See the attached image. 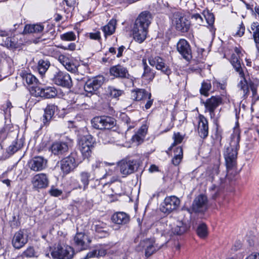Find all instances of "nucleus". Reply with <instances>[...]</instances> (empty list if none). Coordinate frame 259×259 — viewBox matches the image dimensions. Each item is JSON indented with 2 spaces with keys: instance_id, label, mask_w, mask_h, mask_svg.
Segmentation results:
<instances>
[{
  "instance_id": "nucleus-64",
  "label": "nucleus",
  "mask_w": 259,
  "mask_h": 259,
  "mask_svg": "<svg viewBox=\"0 0 259 259\" xmlns=\"http://www.w3.org/2000/svg\"><path fill=\"white\" fill-rule=\"evenodd\" d=\"M245 259H259V253L252 252L247 256Z\"/></svg>"
},
{
  "instance_id": "nucleus-62",
  "label": "nucleus",
  "mask_w": 259,
  "mask_h": 259,
  "mask_svg": "<svg viewBox=\"0 0 259 259\" xmlns=\"http://www.w3.org/2000/svg\"><path fill=\"white\" fill-rule=\"evenodd\" d=\"M245 31V26L242 22H241V24L239 25V27L238 28V30H237L236 35L241 37L242 36L244 33Z\"/></svg>"
},
{
  "instance_id": "nucleus-57",
  "label": "nucleus",
  "mask_w": 259,
  "mask_h": 259,
  "mask_svg": "<svg viewBox=\"0 0 259 259\" xmlns=\"http://www.w3.org/2000/svg\"><path fill=\"white\" fill-rule=\"evenodd\" d=\"M123 118L124 119V123L126 125L127 130H129L134 127V123H131V119L127 115H124L123 117Z\"/></svg>"
},
{
  "instance_id": "nucleus-58",
  "label": "nucleus",
  "mask_w": 259,
  "mask_h": 259,
  "mask_svg": "<svg viewBox=\"0 0 259 259\" xmlns=\"http://www.w3.org/2000/svg\"><path fill=\"white\" fill-rule=\"evenodd\" d=\"M49 193L51 196L54 197H58L62 194V191L61 190L56 189L54 187H52L49 190Z\"/></svg>"
},
{
  "instance_id": "nucleus-50",
  "label": "nucleus",
  "mask_w": 259,
  "mask_h": 259,
  "mask_svg": "<svg viewBox=\"0 0 259 259\" xmlns=\"http://www.w3.org/2000/svg\"><path fill=\"white\" fill-rule=\"evenodd\" d=\"M157 69L161 70L162 72L166 74L168 76L169 81H171L169 79V75L171 73V71L169 67L165 64L163 60L162 61V63H160L158 65Z\"/></svg>"
},
{
  "instance_id": "nucleus-4",
  "label": "nucleus",
  "mask_w": 259,
  "mask_h": 259,
  "mask_svg": "<svg viewBox=\"0 0 259 259\" xmlns=\"http://www.w3.org/2000/svg\"><path fill=\"white\" fill-rule=\"evenodd\" d=\"M104 81V77L102 75L88 79L84 85V90L86 93V96H91L94 94H97Z\"/></svg>"
},
{
  "instance_id": "nucleus-2",
  "label": "nucleus",
  "mask_w": 259,
  "mask_h": 259,
  "mask_svg": "<svg viewBox=\"0 0 259 259\" xmlns=\"http://www.w3.org/2000/svg\"><path fill=\"white\" fill-rule=\"evenodd\" d=\"M50 78L55 84L67 89L72 86V79L70 75L58 68H54L50 72Z\"/></svg>"
},
{
  "instance_id": "nucleus-17",
  "label": "nucleus",
  "mask_w": 259,
  "mask_h": 259,
  "mask_svg": "<svg viewBox=\"0 0 259 259\" xmlns=\"http://www.w3.org/2000/svg\"><path fill=\"white\" fill-rule=\"evenodd\" d=\"M197 131L199 136L203 139H205L208 135V120L202 114H199L198 117Z\"/></svg>"
},
{
  "instance_id": "nucleus-40",
  "label": "nucleus",
  "mask_w": 259,
  "mask_h": 259,
  "mask_svg": "<svg viewBox=\"0 0 259 259\" xmlns=\"http://www.w3.org/2000/svg\"><path fill=\"white\" fill-rule=\"evenodd\" d=\"M241 78V80L238 84V88L243 92V95L246 96L249 92L248 85L247 82L245 78V75L243 73V76H240Z\"/></svg>"
},
{
  "instance_id": "nucleus-16",
  "label": "nucleus",
  "mask_w": 259,
  "mask_h": 259,
  "mask_svg": "<svg viewBox=\"0 0 259 259\" xmlns=\"http://www.w3.org/2000/svg\"><path fill=\"white\" fill-rule=\"evenodd\" d=\"M153 15L151 12L148 11L142 12L135 20L134 24L139 26L149 28L153 19Z\"/></svg>"
},
{
  "instance_id": "nucleus-48",
  "label": "nucleus",
  "mask_w": 259,
  "mask_h": 259,
  "mask_svg": "<svg viewBox=\"0 0 259 259\" xmlns=\"http://www.w3.org/2000/svg\"><path fill=\"white\" fill-rule=\"evenodd\" d=\"M94 146L79 148L83 159H88L92 155Z\"/></svg>"
},
{
  "instance_id": "nucleus-28",
  "label": "nucleus",
  "mask_w": 259,
  "mask_h": 259,
  "mask_svg": "<svg viewBox=\"0 0 259 259\" xmlns=\"http://www.w3.org/2000/svg\"><path fill=\"white\" fill-rule=\"evenodd\" d=\"M142 64L144 67V72L142 75L143 78L145 80L151 81L155 77V72L147 64L146 59H143Z\"/></svg>"
},
{
  "instance_id": "nucleus-34",
  "label": "nucleus",
  "mask_w": 259,
  "mask_h": 259,
  "mask_svg": "<svg viewBox=\"0 0 259 259\" xmlns=\"http://www.w3.org/2000/svg\"><path fill=\"white\" fill-rule=\"evenodd\" d=\"M44 28V26L40 24H27L24 27V32L25 33H38L41 32Z\"/></svg>"
},
{
  "instance_id": "nucleus-13",
  "label": "nucleus",
  "mask_w": 259,
  "mask_h": 259,
  "mask_svg": "<svg viewBox=\"0 0 259 259\" xmlns=\"http://www.w3.org/2000/svg\"><path fill=\"white\" fill-rule=\"evenodd\" d=\"M207 208V198L204 195H199L194 200L191 209L195 212H202Z\"/></svg>"
},
{
  "instance_id": "nucleus-9",
  "label": "nucleus",
  "mask_w": 259,
  "mask_h": 259,
  "mask_svg": "<svg viewBox=\"0 0 259 259\" xmlns=\"http://www.w3.org/2000/svg\"><path fill=\"white\" fill-rule=\"evenodd\" d=\"M31 183L35 189L46 188L49 184V176L45 173L36 174L32 178Z\"/></svg>"
},
{
  "instance_id": "nucleus-59",
  "label": "nucleus",
  "mask_w": 259,
  "mask_h": 259,
  "mask_svg": "<svg viewBox=\"0 0 259 259\" xmlns=\"http://www.w3.org/2000/svg\"><path fill=\"white\" fill-rule=\"evenodd\" d=\"M58 61L64 66L71 60L68 57L64 55H60L58 57Z\"/></svg>"
},
{
  "instance_id": "nucleus-36",
  "label": "nucleus",
  "mask_w": 259,
  "mask_h": 259,
  "mask_svg": "<svg viewBox=\"0 0 259 259\" xmlns=\"http://www.w3.org/2000/svg\"><path fill=\"white\" fill-rule=\"evenodd\" d=\"M90 174L87 171H82L80 174V180L83 184V186L79 185V189H82L84 191L88 188L89 184V178H90Z\"/></svg>"
},
{
  "instance_id": "nucleus-10",
  "label": "nucleus",
  "mask_w": 259,
  "mask_h": 259,
  "mask_svg": "<svg viewBox=\"0 0 259 259\" xmlns=\"http://www.w3.org/2000/svg\"><path fill=\"white\" fill-rule=\"evenodd\" d=\"M48 160L40 156H35L28 162V167L30 170L37 172L43 170L47 166Z\"/></svg>"
},
{
  "instance_id": "nucleus-60",
  "label": "nucleus",
  "mask_w": 259,
  "mask_h": 259,
  "mask_svg": "<svg viewBox=\"0 0 259 259\" xmlns=\"http://www.w3.org/2000/svg\"><path fill=\"white\" fill-rule=\"evenodd\" d=\"M34 254V250L32 247L28 248L23 253V256L27 257H30L33 256Z\"/></svg>"
},
{
  "instance_id": "nucleus-42",
  "label": "nucleus",
  "mask_w": 259,
  "mask_h": 259,
  "mask_svg": "<svg viewBox=\"0 0 259 259\" xmlns=\"http://www.w3.org/2000/svg\"><path fill=\"white\" fill-rule=\"evenodd\" d=\"M253 31V37L255 43L259 44V24L257 22H253L251 26Z\"/></svg>"
},
{
  "instance_id": "nucleus-11",
  "label": "nucleus",
  "mask_w": 259,
  "mask_h": 259,
  "mask_svg": "<svg viewBox=\"0 0 259 259\" xmlns=\"http://www.w3.org/2000/svg\"><path fill=\"white\" fill-rule=\"evenodd\" d=\"M222 103V99L220 96H212L204 102L205 111L209 113L211 118L215 117L214 110Z\"/></svg>"
},
{
  "instance_id": "nucleus-27",
  "label": "nucleus",
  "mask_w": 259,
  "mask_h": 259,
  "mask_svg": "<svg viewBox=\"0 0 259 259\" xmlns=\"http://www.w3.org/2000/svg\"><path fill=\"white\" fill-rule=\"evenodd\" d=\"M190 28V22L184 17H180L176 22V28L182 32H187Z\"/></svg>"
},
{
  "instance_id": "nucleus-35",
  "label": "nucleus",
  "mask_w": 259,
  "mask_h": 259,
  "mask_svg": "<svg viewBox=\"0 0 259 259\" xmlns=\"http://www.w3.org/2000/svg\"><path fill=\"white\" fill-rule=\"evenodd\" d=\"M183 156V149L179 146L177 147L174 150V157L171 160L172 163L175 165H178L182 161Z\"/></svg>"
},
{
  "instance_id": "nucleus-30",
  "label": "nucleus",
  "mask_w": 259,
  "mask_h": 259,
  "mask_svg": "<svg viewBox=\"0 0 259 259\" xmlns=\"http://www.w3.org/2000/svg\"><path fill=\"white\" fill-rule=\"evenodd\" d=\"M95 140L91 135L81 137L79 141V148L94 146Z\"/></svg>"
},
{
  "instance_id": "nucleus-14",
  "label": "nucleus",
  "mask_w": 259,
  "mask_h": 259,
  "mask_svg": "<svg viewBox=\"0 0 259 259\" xmlns=\"http://www.w3.org/2000/svg\"><path fill=\"white\" fill-rule=\"evenodd\" d=\"M89 236L83 232H77L74 237V243L80 250L85 249L91 243Z\"/></svg>"
},
{
  "instance_id": "nucleus-24",
  "label": "nucleus",
  "mask_w": 259,
  "mask_h": 259,
  "mask_svg": "<svg viewBox=\"0 0 259 259\" xmlns=\"http://www.w3.org/2000/svg\"><path fill=\"white\" fill-rule=\"evenodd\" d=\"M57 106L54 105H48L45 109V113L42 116V121L44 125L49 124L50 121L54 115Z\"/></svg>"
},
{
  "instance_id": "nucleus-44",
  "label": "nucleus",
  "mask_w": 259,
  "mask_h": 259,
  "mask_svg": "<svg viewBox=\"0 0 259 259\" xmlns=\"http://www.w3.org/2000/svg\"><path fill=\"white\" fill-rule=\"evenodd\" d=\"M60 39L63 41H74L76 39L75 33L73 31H68L60 35Z\"/></svg>"
},
{
  "instance_id": "nucleus-37",
  "label": "nucleus",
  "mask_w": 259,
  "mask_h": 259,
  "mask_svg": "<svg viewBox=\"0 0 259 259\" xmlns=\"http://www.w3.org/2000/svg\"><path fill=\"white\" fill-rule=\"evenodd\" d=\"M116 25V21L114 20H110L109 23L103 27L102 31L104 32L105 35H111L115 31Z\"/></svg>"
},
{
  "instance_id": "nucleus-1",
  "label": "nucleus",
  "mask_w": 259,
  "mask_h": 259,
  "mask_svg": "<svg viewBox=\"0 0 259 259\" xmlns=\"http://www.w3.org/2000/svg\"><path fill=\"white\" fill-rule=\"evenodd\" d=\"M239 134L233 135L230 145L224 153L227 170L228 171L234 168L237 164L238 150L239 148Z\"/></svg>"
},
{
  "instance_id": "nucleus-23",
  "label": "nucleus",
  "mask_w": 259,
  "mask_h": 259,
  "mask_svg": "<svg viewBox=\"0 0 259 259\" xmlns=\"http://www.w3.org/2000/svg\"><path fill=\"white\" fill-rule=\"evenodd\" d=\"M111 220L114 224L124 225L128 224L130 221V216L122 211L115 212L111 217Z\"/></svg>"
},
{
  "instance_id": "nucleus-20",
  "label": "nucleus",
  "mask_w": 259,
  "mask_h": 259,
  "mask_svg": "<svg viewBox=\"0 0 259 259\" xmlns=\"http://www.w3.org/2000/svg\"><path fill=\"white\" fill-rule=\"evenodd\" d=\"M27 241V237L24 235L23 231L19 230L15 233L12 243L15 248L19 249L24 246Z\"/></svg>"
},
{
  "instance_id": "nucleus-22",
  "label": "nucleus",
  "mask_w": 259,
  "mask_h": 259,
  "mask_svg": "<svg viewBox=\"0 0 259 259\" xmlns=\"http://www.w3.org/2000/svg\"><path fill=\"white\" fill-rule=\"evenodd\" d=\"M140 245L145 248V255L149 256L160 248V246L155 245L153 240L147 239L141 241Z\"/></svg>"
},
{
  "instance_id": "nucleus-33",
  "label": "nucleus",
  "mask_w": 259,
  "mask_h": 259,
  "mask_svg": "<svg viewBox=\"0 0 259 259\" xmlns=\"http://www.w3.org/2000/svg\"><path fill=\"white\" fill-rule=\"evenodd\" d=\"M92 229L98 233L106 235L108 233V229L107 224L102 222H96L92 225Z\"/></svg>"
},
{
  "instance_id": "nucleus-54",
  "label": "nucleus",
  "mask_w": 259,
  "mask_h": 259,
  "mask_svg": "<svg viewBox=\"0 0 259 259\" xmlns=\"http://www.w3.org/2000/svg\"><path fill=\"white\" fill-rule=\"evenodd\" d=\"M191 19L195 21L197 24L199 25H204V20L203 17L199 14H194L191 16Z\"/></svg>"
},
{
  "instance_id": "nucleus-32",
  "label": "nucleus",
  "mask_w": 259,
  "mask_h": 259,
  "mask_svg": "<svg viewBox=\"0 0 259 259\" xmlns=\"http://www.w3.org/2000/svg\"><path fill=\"white\" fill-rule=\"evenodd\" d=\"M23 145V141L22 139H16L7 149V152L9 154H13L19 149H21Z\"/></svg>"
},
{
  "instance_id": "nucleus-19",
  "label": "nucleus",
  "mask_w": 259,
  "mask_h": 259,
  "mask_svg": "<svg viewBox=\"0 0 259 259\" xmlns=\"http://www.w3.org/2000/svg\"><path fill=\"white\" fill-rule=\"evenodd\" d=\"M110 74L111 76L121 79H128L130 77L127 68L119 64L111 67L110 69Z\"/></svg>"
},
{
  "instance_id": "nucleus-49",
  "label": "nucleus",
  "mask_w": 259,
  "mask_h": 259,
  "mask_svg": "<svg viewBox=\"0 0 259 259\" xmlns=\"http://www.w3.org/2000/svg\"><path fill=\"white\" fill-rule=\"evenodd\" d=\"M172 138L174 140V142L172 145L168 149V151H170L172 149L173 146L177 144L181 143L184 139V136L182 135L179 132L174 133Z\"/></svg>"
},
{
  "instance_id": "nucleus-3",
  "label": "nucleus",
  "mask_w": 259,
  "mask_h": 259,
  "mask_svg": "<svg viewBox=\"0 0 259 259\" xmlns=\"http://www.w3.org/2000/svg\"><path fill=\"white\" fill-rule=\"evenodd\" d=\"M81 162V159L76 151L72 152L69 156L61 161V168L65 174L73 170Z\"/></svg>"
},
{
  "instance_id": "nucleus-46",
  "label": "nucleus",
  "mask_w": 259,
  "mask_h": 259,
  "mask_svg": "<svg viewBox=\"0 0 259 259\" xmlns=\"http://www.w3.org/2000/svg\"><path fill=\"white\" fill-rule=\"evenodd\" d=\"M206 21L210 26V30L211 32L214 33L215 29L213 27L214 22V16L212 13H207L206 15H204Z\"/></svg>"
},
{
  "instance_id": "nucleus-15",
  "label": "nucleus",
  "mask_w": 259,
  "mask_h": 259,
  "mask_svg": "<svg viewBox=\"0 0 259 259\" xmlns=\"http://www.w3.org/2000/svg\"><path fill=\"white\" fill-rule=\"evenodd\" d=\"M132 31L135 40L141 44L146 39L148 28H144V27L134 23Z\"/></svg>"
},
{
  "instance_id": "nucleus-53",
  "label": "nucleus",
  "mask_w": 259,
  "mask_h": 259,
  "mask_svg": "<svg viewBox=\"0 0 259 259\" xmlns=\"http://www.w3.org/2000/svg\"><path fill=\"white\" fill-rule=\"evenodd\" d=\"M163 59L158 57H155L154 58H149L148 59L149 63L150 65L152 66H156V68L157 69V66L160 64V63H162V61Z\"/></svg>"
},
{
  "instance_id": "nucleus-5",
  "label": "nucleus",
  "mask_w": 259,
  "mask_h": 259,
  "mask_svg": "<svg viewBox=\"0 0 259 259\" xmlns=\"http://www.w3.org/2000/svg\"><path fill=\"white\" fill-rule=\"evenodd\" d=\"M92 126L98 130H109L113 127L116 122L114 118L110 116H97L92 120Z\"/></svg>"
},
{
  "instance_id": "nucleus-63",
  "label": "nucleus",
  "mask_w": 259,
  "mask_h": 259,
  "mask_svg": "<svg viewBox=\"0 0 259 259\" xmlns=\"http://www.w3.org/2000/svg\"><path fill=\"white\" fill-rule=\"evenodd\" d=\"M8 126L0 130V140H4L7 137Z\"/></svg>"
},
{
  "instance_id": "nucleus-25",
  "label": "nucleus",
  "mask_w": 259,
  "mask_h": 259,
  "mask_svg": "<svg viewBox=\"0 0 259 259\" xmlns=\"http://www.w3.org/2000/svg\"><path fill=\"white\" fill-rule=\"evenodd\" d=\"M150 94L145 89H137L132 91V97L135 101H140L141 104Z\"/></svg>"
},
{
  "instance_id": "nucleus-38",
  "label": "nucleus",
  "mask_w": 259,
  "mask_h": 259,
  "mask_svg": "<svg viewBox=\"0 0 259 259\" xmlns=\"http://www.w3.org/2000/svg\"><path fill=\"white\" fill-rule=\"evenodd\" d=\"M212 88V85L211 80H206L203 81L201 83V87L200 89V93L201 95L205 96H208V92L211 90Z\"/></svg>"
},
{
  "instance_id": "nucleus-6",
  "label": "nucleus",
  "mask_w": 259,
  "mask_h": 259,
  "mask_svg": "<svg viewBox=\"0 0 259 259\" xmlns=\"http://www.w3.org/2000/svg\"><path fill=\"white\" fill-rule=\"evenodd\" d=\"M30 94L36 97H40L50 99L57 96V91L54 87H46L45 88L32 87L30 89Z\"/></svg>"
},
{
  "instance_id": "nucleus-8",
  "label": "nucleus",
  "mask_w": 259,
  "mask_h": 259,
  "mask_svg": "<svg viewBox=\"0 0 259 259\" xmlns=\"http://www.w3.org/2000/svg\"><path fill=\"white\" fill-rule=\"evenodd\" d=\"M180 204V199L175 196L166 197L160 208L162 212L165 213H170L176 210Z\"/></svg>"
},
{
  "instance_id": "nucleus-12",
  "label": "nucleus",
  "mask_w": 259,
  "mask_h": 259,
  "mask_svg": "<svg viewBox=\"0 0 259 259\" xmlns=\"http://www.w3.org/2000/svg\"><path fill=\"white\" fill-rule=\"evenodd\" d=\"M121 173L127 176L133 173L139 166L136 160H122L119 163Z\"/></svg>"
},
{
  "instance_id": "nucleus-18",
  "label": "nucleus",
  "mask_w": 259,
  "mask_h": 259,
  "mask_svg": "<svg viewBox=\"0 0 259 259\" xmlns=\"http://www.w3.org/2000/svg\"><path fill=\"white\" fill-rule=\"evenodd\" d=\"M177 49L179 53L186 60H189L192 58L190 46L186 40L180 39L177 43Z\"/></svg>"
},
{
  "instance_id": "nucleus-47",
  "label": "nucleus",
  "mask_w": 259,
  "mask_h": 259,
  "mask_svg": "<svg viewBox=\"0 0 259 259\" xmlns=\"http://www.w3.org/2000/svg\"><path fill=\"white\" fill-rule=\"evenodd\" d=\"M197 233L201 238H205L207 236V229L205 224H201L198 226Z\"/></svg>"
},
{
  "instance_id": "nucleus-55",
  "label": "nucleus",
  "mask_w": 259,
  "mask_h": 259,
  "mask_svg": "<svg viewBox=\"0 0 259 259\" xmlns=\"http://www.w3.org/2000/svg\"><path fill=\"white\" fill-rule=\"evenodd\" d=\"M64 67L68 71H70L71 73H76L77 71V66L71 62V61H69L66 65L64 66Z\"/></svg>"
},
{
  "instance_id": "nucleus-21",
  "label": "nucleus",
  "mask_w": 259,
  "mask_h": 259,
  "mask_svg": "<svg viewBox=\"0 0 259 259\" xmlns=\"http://www.w3.org/2000/svg\"><path fill=\"white\" fill-rule=\"evenodd\" d=\"M69 143L64 141H56L51 146L52 152L56 155L61 156L68 150Z\"/></svg>"
},
{
  "instance_id": "nucleus-56",
  "label": "nucleus",
  "mask_w": 259,
  "mask_h": 259,
  "mask_svg": "<svg viewBox=\"0 0 259 259\" xmlns=\"http://www.w3.org/2000/svg\"><path fill=\"white\" fill-rule=\"evenodd\" d=\"M76 45L74 42H71L67 46H62L61 45L59 46V47L64 50H69L71 51H73L76 49Z\"/></svg>"
},
{
  "instance_id": "nucleus-7",
  "label": "nucleus",
  "mask_w": 259,
  "mask_h": 259,
  "mask_svg": "<svg viewBox=\"0 0 259 259\" xmlns=\"http://www.w3.org/2000/svg\"><path fill=\"white\" fill-rule=\"evenodd\" d=\"M74 254L72 247L68 245L63 246L58 245L57 247L51 253L55 259H72Z\"/></svg>"
},
{
  "instance_id": "nucleus-29",
  "label": "nucleus",
  "mask_w": 259,
  "mask_h": 259,
  "mask_svg": "<svg viewBox=\"0 0 259 259\" xmlns=\"http://www.w3.org/2000/svg\"><path fill=\"white\" fill-rule=\"evenodd\" d=\"M22 77L23 81H25L27 84L30 85L29 91L32 87H39L37 85V78L32 74L28 73L27 72H24L22 73Z\"/></svg>"
},
{
  "instance_id": "nucleus-39",
  "label": "nucleus",
  "mask_w": 259,
  "mask_h": 259,
  "mask_svg": "<svg viewBox=\"0 0 259 259\" xmlns=\"http://www.w3.org/2000/svg\"><path fill=\"white\" fill-rule=\"evenodd\" d=\"M187 229V226L182 222H178L176 227L172 229V233L175 235H181Z\"/></svg>"
},
{
  "instance_id": "nucleus-52",
  "label": "nucleus",
  "mask_w": 259,
  "mask_h": 259,
  "mask_svg": "<svg viewBox=\"0 0 259 259\" xmlns=\"http://www.w3.org/2000/svg\"><path fill=\"white\" fill-rule=\"evenodd\" d=\"M154 99L152 98L151 94H150L146 99L142 102L141 105L143 104V108H145L146 110L150 109L153 105Z\"/></svg>"
},
{
  "instance_id": "nucleus-41",
  "label": "nucleus",
  "mask_w": 259,
  "mask_h": 259,
  "mask_svg": "<svg viewBox=\"0 0 259 259\" xmlns=\"http://www.w3.org/2000/svg\"><path fill=\"white\" fill-rule=\"evenodd\" d=\"M210 80L212 88V92L220 90H224L226 89V85L225 83H221L215 78H213Z\"/></svg>"
},
{
  "instance_id": "nucleus-31",
  "label": "nucleus",
  "mask_w": 259,
  "mask_h": 259,
  "mask_svg": "<svg viewBox=\"0 0 259 259\" xmlns=\"http://www.w3.org/2000/svg\"><path fill=\"white\" fill-rule=\"evenodd\" d=\"M230 63L235 69L236 71L239 73L240 76L243 75V71L241 68L240 56H237L234 54L231 55Z\"/></svg>"
},
{
  "instance_id": "nucleus-45",
  "label": "nucleus",
  "mask_w": 259,
  "mask_h": 259,
  "mask_svg": "<svg viewBox=\"0 0 259 259\" xmlns=\"http://www.w3.org/2000/svg\"><path fill=\"white\" fill-rule=\"evenodd\" d=\"M108 92L110 96L113 98H117L123 94V90L117 89L113 87H109Z\"/></svg>"
},
{
  "instance_id": "nucleus-51",
  "label": "nucleus",
  "mask_w": 259,
  "mask_h": 259,
  "mask_svg": "<svg viewBox=\"0 0 259 259\" xmlns=\"http://www.w3.org/2000/svg\"><path fill=\"white\" fill-rule=\"evenodd\" d=\"M219 172V164L216 163L213 164V166L210 167L207 170V173L211 176L212 180H213L214 176L218 175Z\"/></svg>"
},
{
  "instance_id": "nucleus-61",
  "label": "nucleus",
  "mask_w": 259,
  "mask_h": 259,
  "mask_svg": "<svg viewBox=\"0 0 259 259\" xmlns=\"http://www.w3.org/2000/svg\"><path fill=\"white\" fill-rule=\"evenodd\" d=\"M89 37L92 39L97 40L99 41L101 40L100 32L99 31L90 33L89 34Z\"/></svg>"
},
{
  "instance_id": "nucleus-43",
  "label": "nucleus",
  "mask_w": 259,
  "mask_h": 259,
  "mask_svg": "<svg viewBox=\"0 0 259 259\" xmlns=\"http://www.w3.org/2000/svg\"><path fill=\"white\" fill-rule=\"evenodd\" d=\"M2 45L8 48L11 49L17 48L18 47L17 42L14 38L11 37H7Z\"/></svg>"
},
{
  "instance_id": "nucleus-26",
  "label": "nucleus",
  "mask_w": 259,
  "mask_h": 259,
  "mask_svg": "<svg viewBox=\"0 0 259 259\" xmlns=\"http://www.w3.org/2000/svg\"><path fill=\"white\" fill-rule=\"evenodd\" d=\"M51 65L50 61L47 58L39 59L37 63V70L39 74L43 76Z\"/></svg>"
}]
</instances>
